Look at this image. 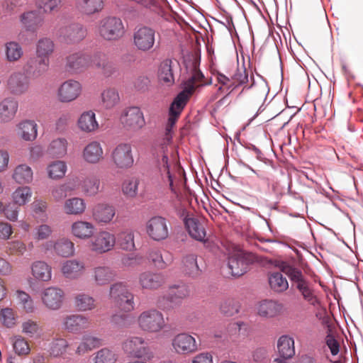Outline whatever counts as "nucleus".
Here are the masks:
<instances>
[{
	"instance_id": "nucleus-1",
	"label": "nucleus",
	"mask_w": 363,
	"mask_h": 363,
	"mask_svg": "<svg viewBox=\"0 0 363 363\" xmlns=\"http://www.w3.org/2000/svg\"><path fill=\"white\" fill-rule=\"evenodd\" d=\"M99 33L106 40H117L123 36L125 28L120 18L108 16L101 20Z\"/></svg>"
},
{
	"instance_id": "nucleus-2",
	"label": "nucleus",
	"mask_w": 363,
	"mask_h": 363,
	"mask_svg": "<svg viewBox=\"0 0 363 363\" xmlns=\"http://www.w3.org/2000/svg\"><path fill=\"white\" fill-rule=\"evenodd\" d=\"M109 296L122 311L129 312L134 309V296L129 291L125 284L117 282L112 284L110 287Z\"/></svg>"
},
{
	"instance_id": "nucleus-3",
	"label": "nucleus",
	"mask_w": 363,
	"mask_h": 363,
	"mask_svg": "<svg viewBox=\"0 0 363 363\" xmlns=\"http://www.w3.org/2000/svg\"><path fill=\"white\" fill-rule=\"evenodd\" d=\"M257 262V257L252 252H239L228 258V266L233 277H240L245 274L249 267Z\"/></svg>"
},
{
	"instance_id": "nucleus-4",
	"label": "nucleus",
	"mask_w": 363,
	"mask_h": 363,
	"mask_svg": "<svg viewBox=\"0 0 363 363\" xmlns=\"http://www.w3.org/2000/svg\"><path fill=\"white\" fill-rule=\"evenodd\" d=\"M55 35L60 40L65 43L75 44L86 38L87 30L82 24L73 23L57 28Z\"/></svg>"
},
{
	"instance_id": "nucleus-5",
	"label": "nucleus",
	"mask_w": 363,
	"mask_h": 363,
	"mask_svg": "<svg viewBox=\"0 0 363 363\" xmlns=\"http://www.w3.org/2000/svg\"><path fill=\"white\" fill-rule=\"evenodd\" d=\"M123 127L131 131L140 130L145 125V120L141 109L138 106L125 108L120 116Z\"/></svg>"
},
{
	"instance_id": "nucleus-6",
	"label": "nucleus",
	"mask_w": 363,
	"mask_h": 363,
	"mask_svg": "<svg viewBox=\"0 0 363 363\" xmlns=\"http://www.w3.org/2000/svg\"><path fill=\"white\" fill-rule=\"evenodd\" d=\"M138 324L143 330L150 333L158 332L165 325L162 313L156 309L143 311L138 317Z\"/></svg>"
},
{
	"instance_id": "nucleus-7",
	"label": "nucleus",
	"mask_w": 363,
	"mask_h": 363,
	"mask_svg": "<svg viewBox=\"0 0 363 363\" xmlns=\"http://www.w3.org/2000/svg\"><path fill=\"white\" fill-rule=\"evenodd\" d=\"M123 349L126 354L135 358L150 360L154 357L150 347L140 337H132L127 339L123 344Z\"/></svg>"
},
{
	"instance_id": "nucleus-8",
	"label": "nucleus",
	"mask_w": 363,
	"mask_h": 363,
	"mask_svg": "<svg viewBox=\"0 0 363 363\" xmlns=\"http://www.w3.org/2000/svg\"><path fill=\"white\" fill-rule=\"evenodd\" d=\"M156 31L154 28L143 26L133 33V44L140 51L147 52L154 48Z\"/></svg>"
},
{
	"instance_id": "nucleus-9",
	"label": "nucleus",
	"mask_w": 363,
	"mask_h": 363,
	"mask_svg": "<svg viewBox=\"0 0 363 363\" xmlns=\"http://www.w3.org/2000/svg\"><path fill=\"white\" fill-rule=\"evenodd\" d=\"M111 157L114 165L118 169H128L134 163L132 147L128 143L118 144L112 150Z\"/></svg>"
},
{
	"instance_id": "nucleus-10",
	"label": "nucleus",
	"mask_w": 363,
	"mask_h": 363,
	"mask_svg": "<svg viewBox=\"0 0 363 363\" xmlns=\"http://www.w3.org/2000/svg\"><path fill=\"white\" fill-rule=\"evenodd\" d=\"M147 233L154 240L160 241L166 239L169 231L167 220L162 216H155L147 223Z\"/></svg>"
},
{
	"instance_id": "nucleus-11",
	"label": "nucleus",
	"mask_w": 363,
	"mask_h": 363,
	"mask_svg": "<svg viewBox=\"0 0 363 363\" xmlns=\"http://www.w3.org/2000/svg\"><path fill=\"white\" fill-rule=\"evenodd\" d=\"M116 243L115 235L107 231H101L91 241V249L98 254L107 252L113 249Z\"/></svg>"
},
{
	"instance_id": "nucleus-12",
	"label": "nucleus",
	"mask_w": 363,
	"mask_h": 363,
	"mask_svg": "<svg viewBox=\"0 0 363 363\" xmlns=\"http://www.w3.org/2000/svg\"><path fill=\"white\" fill-rule=\"evenodd\" d=\"M93 59L89 55L78 52L68 55L66 58V69L71 73H78L87 68Z\"/></svg>"
},
{
	"instance_id": "nucleus-13",
	"label": "nucleus",
	"mask_w": 363,
	"mask_h": 363,
	"mask_svg": "<svg viewBox=\"0 0 363 363\" xmlns=\"http://www.w3.org/2000/svg\"><path fill=\"white\" fill-rule=\"evenodd\" d=\"M19 21L23 28L30 33H35L43 26L44 17L37 10H30L22 13Z\"/></svg>"
},
{
	"instance_id": "nucleus-14",
	"label": "nucleus",
	"mask_w": 363,
	"mask_h": 363,
	"mask_svg": "<svg viewBox=\"0 0 363 363\" xmlns=\"http://www.w3.org/2000/svg\"><path fill=\"white\" fill-rule=\"evenodd\" d=\"M204 79V74L199 68L198 63L194 62L189 78L182 83L183 90H188L189 93L192 95L196 89L208 85L211 83V82H205Z\"/></svg>"
},
{
	"instance_id": "nucleus-15",
	"label": "nucleus",
	"mask_w": 363,
	"mask_h": 363,
	"mask_svg": "<svg viewBox=\"0 0 363 363\" xmlns=\"http://www.w3.org/2000/svg\"><path fill=\"white\" fill-rule=\"evenodd\" d=\"M64 292L61 289L57 287H48L45 289L42 294L43 303L51 310L59 309L63 302Z\"/></svg>"
},
{
	"instance_id": "nucleus-16",
	"label": "nucleus",
	"mask_w": 363,
	"mask_h": 363,
	"mask_svg": "<svg viewBox=\"0 0 363 363\" xmlns=\"http://www.w3.org/2000/svg\"><path fill=\"white\" fill-rule=\"evenodd\" d=\"M172 345L176 352L180 354L191 353L197 349L194 337L186 333H180L175 336Z\"/></svg>"
},
{
	"instance_id": "nucleus-17",
	"label": "nucleus",
	"mask_w": 363,
	"mask_h": 363,
	"mask_svg": "<svg viewBox=\"0 0 363 363\" xmlns=\"http://www.w3.org/2000/svg\"><path fill=\"white\" fill-rule=\"evenodd\" d=\"M82 90L81 84L74 80L65 82L58 89V97L62 102H69L79 95Z\"/></svg>"
},
{
	"instance_id": "nucleus-18",
	"label": "nucleus",
	"mask_w": 363,
	"mask_h": 363,
	"mask_svg": "<svg viewBox=\"0 0 363 363\" xmlns=\"http://www.w3.org/2000/svg\"><path fill=\"white\" fill-rule=\"evenodd\" d=\"M184 223L185 228L192 238L200 242L206 241V229L197 218L186 216L184 218Z\"/></svg>"
},
{
	"instance_id": "nucleus-19",
	"label": "nucleus",
	"mask_w": 363,
	"mask_h": 363,
	"mask_svg": "<svg viewBox=\"0 0 363 363\" xmlns=\"http://www.w3.org/2000/svg\"><path fill=\"white\" fill-rule=\"evenodd\" d=\"M164 282V275L159 272H145L141 273L139 277V283L145 289H157Z\"/></svg>"
},
{
	"instance_id": "nucleus-20",
	"label": "nucleus",
	"mask_w": 363,
	"mask_h": 363,
	"mask_svg": "<svg viewBox=\"0 0 363 363\" xmlns=\"http://www.w3.org/2000/svg\"><path fill=\"white\" fill-rule=\"evenodd\" d=\"M157 167L162 182L164 184H168L171 191L174 193L173 174L170 172L169 157L167 154L164 153L161 158L157 159Z\"/></svg>"
},
{
	"instance_id": "nucleus-21",
	"label": "nucleus",
	"mask_w": 363,
	"mask_h": 363,
	"mask_svg": "<svg viewBox=\"0 0 363 363\" xmlns=\"http://www.w3.org/2000/svg\"><path fill=\"white\" fill-rule=\"evenodd\" d=\"M29 85L28 77L23 73L12 74L8 80V86L14 94H21L27 91Z\"/></svg>"
},
{
	"instance_id": "nucleus-22",
	"label": "nucleus",
	"mask_w": 363,
	"mask_h": 363,
	"mask_svg": "<svg viewBox=\"0 0 363 363\" xmlns=\"http://www.w3.org/2000/svg\"><path fill=\"white\" fill-rule=\"evenodd\" d=\"M77 9L86 16H91L99 13L104 6V0H76Z\"/></svg>"
},
{
	"instance_id": "nucleus-23",
	"label": "nucleus",
	"mask_w": 363,
	"mask_h": 363,
	"mask_svg": "<svg viewBox=\"0 0 363 363\" xmlns=\"http://www.w3.org/2000/svg\"><path fill=\"white\" fill-rule=\"evenodd\" d=\"M115 214V208L108 204L99 203L93 208V218L99 223H109Z\"/></svg>"
},
{
	"instance_id": "nucleus-24",
	"label": "nucleus",
	"mask_w": 363,
	"mask_h": 363,
	"mask_svg": "<svg viewBox=\"0 0 363 363\" xmlns=\"http://www.w3.org/2000/svg\"><path fill=\"white\" fill-rule=\"evenodd\" d=\"M71 230L76 238L86 240L94 235L95 227L91 223L78 220L72 223Z\"/></svg>"
},
{
	"instance_id": "nucleus-25",
	"label": "nucleus",
	"mask_w": 363,
	"mask_h": 363,
	"mask_svg": "<svg viewBox=\"0 0 363 363\" xmlns=\"http://www.w3.org/2000/svg\"><path fill=\"white\" fill-rule=\"evenodd\" d=\"M18 102L12 98L4 99L0 103V122L10 121L16 113Z\"/></svg>"
},
{
	"instance_id": "nucleus-26",
	"label": "nucleus",
	"mask_w": 363,
	"mask_h": 363,
	"mask_svg": "<svg viewBox=\"0 0 363 363\" xmlns=\"http://www.w3.org/2000/svg\"><path fill=\"white\" fill-rule=\"evenodd\" d=\"M65 329L72 333H77L88 328V319L80 315H72L66 317L63 321Z\"/></svg>"
},
{
	"instance_id": "nucleus-27",
	"label": "nucleus",
	"mask_w": 363,
	"mask_h": 363,
	"mask_svg": "<svg viewBox=\"0 0 363 363\" xmlns=\"http://www.w3.org/2000/svg\"><path fill=\"white\" fill-rule=\"evenodd\" d=\"M295 286L301 294L303 298L310 305L316 306L320 303L317 296L315 294L312 284L307 279L295 284Z\"/></svg>"
},
{
	"instance_id": "nucleus-28",
	"label": "nucleus",
	"mask_w": 363,
	"mask_h": 363,
	"mask_svg": "<svg viewBox=\"0 0 363 363\" xmlns=\"http://www.w3.org/2000/svg\"><path fill=\"white\" fill-rule=\"evenodd\" d=\"M103 157V149L99 142L89 143L83 150V158L89 163L96 164Z\"/></svg>"
},
{
	"instance_id": "nucleus-29",
	"label": "nucleus",
	"mask_w": 363,
	"mask_h": 363,
	"mask_svg": "<svg viewBox=\"0 0 363 363\" xmlns=\"http://www.w3.org/2000/svg\"><path fill=\"white\" fill-rule=\"evenodd\" d=\"M277 348L281 359H290L295 354L294 340L289 335H282L279 337Z\"/></svg>"
},
{
	"instance_id": "nucleus-30",
	"label": "nucleus",
	"mask_w": 363,
	"mask_h": 363,
	"mask_svg": "<svg viewBox=\"0 0 363 363\" xmlns=\"http://www.w3.org/2000/svg\"><path fill=\"white\" fill-rule=\"evenodd\" d=\"M79 128L85 133L94 132L99 128L96 115L92 111L84 112L77 121Z\"/></svg>"
},
{
	"instance_id": "nucleus-31",
	"label": "nucleus",
	"mask_w": 363,
	"mask_h": 363,
	"mask_svg": "<svg viewBox=\"0 0 363 363\" xmlns=\"http://www.w3.org/2000/svg\"><path fill=\"white\" fill-rule=\"evenodd\" d=\"M264 183L267 185L269 191L265 193L266 200L273 199L275 200L274 203H279L280 199L284 194V187L278 180L269 179V178L263 177Z\"/></svg>"
},
{
	"instance_id": "nucleus-32",
	"label": "nucleus",
	"mask_w": 363,
	"mask_h": 363,
	"mask_svg": "<svg viewBox=\"0 0 363 363\" xmlns=\"http://www.w3.org/2000/svg\"><path fill=\"white\" fill-rule=\"evenodd\" d=\"M282 308V304L275 301L264 300L258 306V313L263 317L273 318L281 313Z\"/></svg>"
},
{
	"instance_id": "nucleus-33",
	"label": "nucleus",
	"mask_w": 363,
	"mask_h": 363,
	"mask_svg": "<svg viewBox=\"0 0 363 363\" xmlns=\"http://www.w3.org/2000/svg\"><path fill=\"white\" fill-rule=\"evenodd\" d=\"M270 289L275 293L281 294L289 288V282L281 272H275L268 274Z\"/></svg>"
},
{
	"instance_id": "nucleus-34",
	"label": "nucleus",
	"mask_w": 363,
	"mask_h": 363,
	"mask_svg": "<svg viewBox=\"0 0 363 363\" xmlns=\"http://www.w3.org/2000/svg\"><path fill=\"white\" fill-rule=\"evenodd\" d=\"M173 62L170 59L164 60L159 67L158 79L160 82L171 86L174 83L172 69Z\"/></svg>"
},
{
	"instance_id": "nucleus-35",
	"label": "nucleus",
	"mask_w": 363,
	"mask_h": 363,
	"mask_svg": "<svg viewBox=\"0 0 363 363\" xmlns=\"http://www.w3.org/2000/svg\"><path fill=\"white\" fill-rule=\"evenodd\" d=\"M279 268L281 272L284 273L294 284L301 282V281L306 279L301 269L297 267L294 264L288 262H282Z\"/></svg>"
},
{
	"instance_id": "nucleus-36",
	"label": "nucleus",
	"mask_w": 363,
	"mask_h": 363,
	"mask_svg": "<svg viewBox=\"0 0 363 363\" xmlns=\"http://www.w3.org/2000/svg\"><path fill=\"white\" fill-rule=\"evenodd\" d=\"M84 269V263L76 259L67 260L62 267V273L69 279L77 278L82 274Z\"/></svg>"
},
{
	"instance_id": "nucleus-37",
	"label": "nucleus",
	"mask_w": 363,
	"mask_h": 363,
	"mask_svg": "<svg viewBox=\"0 0 363 363\" xmlns=\"http://www.w3.org/2000/svg\"><path fill=\"white\" fill-rule=\"evenodd\" d=\"M93 64L96 67L101 69L102 74L106 77H111L118 72L116 65L113 62L109 61L105 56L101 57L100 55H94Z\"/></svg>"
},
{
	"instance_id": "nucleus-38",
	"label": "nucleus",
	"mask_w": 363,
	"mask_h": 363,
	"mask_svg": "<svg viewBox=\"0 0 363 363\" xmlns=\"http://www.w3.org/2000/svg\"><path fill=\"white\" fill-rule=\"evenodd\" d=\"M32 274L38 280L48 281L51 279L52 270L51 267L45 262L37 261L33 263Z\"/></svg>"
},
{
	"instance_id": "nucleus-39",
	"label": "nucleus",
	"mask_w": 363,
	"mask_h": 363,
	"mask_svg": "<svg viewBox=\"0 0 363 363\" xmlns=\"http://www.w3.org/2000/svg\"><path fill=\"white\" fill-rule=\"evenodd\" d=\"M49 64V59L36 55L28 62V72L34 76H39L48 70Z\"/></svg>"
},
{
	"instance_id": "nucleus-40",
	"label": "nucleus",
	"mask_w": 363,
	"mask_h": 363,
	"mask_svg": "<svg viewBox=\"0 0 363 363\" xmlns=\"http://www.w3.org/2000/svg\"><path fill=\"white\" fill-rule=\"evenodd\" d=\"M184 272L191 277H197L201 274L197 263V257L191 254L185 256L182 259Z\"/></svg>"
},
{
	"instance_id": "nucleus-41",
	"label": "nucleus",
	"mask_w": 363,
	"mask_h": 363,
	"mask_svg": "<svg viewBox=\"0 0 363 363\" xmlns=\"http://www.w3.org/2000/svg\"><path fill=\"white\" fill-rule=\"evenodd\" d=\"M94 279L98 285H105L113 280L116 274L108 267H96L93 269Z\"/></svg>"
},
{
	"instance_id": "nucleus-42",
	"label": "nucleus",
	"mask_w": 363,
	"mask_h": 363,
	"mask_svg": "<svg viewBox=\"0 0 363 363\" xmlns=\"http://www.w3.org/2000/svg\"><path fill=\"white\" fill-rule=\"evenodd\" d=\"M55 49L54 42L48 37L40 38L36 43L35 53L39 57L49 59Z\"/></svg>"
},
{
	"instance_id": "nucleus-43",
	"label": "nucleus",
	"mask_w": 363,
	"mask_h": 363,
	"mask_svg": "<svg viewBox=\"0 0 363 363\" xmlns=\"http://www.w3.org/2000/svg\"><path fill=\"white\" fill-rule=\"evenodd\" d=\"M21 138L26 141H32L37 137V124L33 121L26 120L18 124Z\"/></svg>"
},
{
	"instance_id": "nucleus-44",
	"label": "nucleus",
	"mask_w": 363,
	"mask_h": 363,
	"mask_svg": "<svg viewBox=\"0 0 363 363\" xmlns=\"http://www.w3.org/2000/svg\"><path fill=\"white\" fill-rule=\"evenodd\" d=\"M191 94L188 90L181 91L174 99L169 107V112H173L175 115H180L186 104L188 103Z\"/></svg>"
},
{
	"instance_id": "nucleus-45",
	"label": "nucleus",
	"mask_w": 363,
	"mask_h": 363,
	"mask_svg": "<svg viewBox=\"0 0 363 363\" xmlns=\"http://www.w3.org/2000/svg\"><path fill=\"white\" fill-rule=\"evenodd\" d=\"M86 203L84 199L74 197L67 199L64 205V210L69 215H80L84 212Z\"/></svg>"
},
{
	"instance_id": "nucleus-46",
	"label": "nucleus",
	"mask_w": 363,
	"mask_h": 363,
	"mask_svg": "<svg viewBox=\"0 0 363 363\" xmlns=\"http://www.w3.org/2000/svg\"><path fill=\"white\" fill-rule=\"evenodd\" d=\"M148 259L158 268H165L172 262V255L166 252L162 254L159 250H153L149 252Z\"/></svg>"
},
{
	"instance_id": "nucleus-47",
	"label": "nucleus",
	"mask_w": 363,
	"mask_h": 363,
	"mask_svg": "<svg viewBox=\"0 0 363 363\" xmlns=\"http://www.w3.org/2000/svg\"><path fill=\"white\" fill-rule=\"evenodd\" d=\"M55 252L62 257H68L74 255V243L67 238H61L55 242Z\"/></svg>"
},
{
	"instance_id": "nucleus-48",
	"label": "nucleus",
	"mask_w": 363,
	"mask_h": 363,
	"mask_svg": "<svg viewBox=\"0 0 363 363\" xmlns=\"http://www.w3.org/2000/svg\"><path fill=\"white\" fill-rule=\"evenodd\" d=\"M119 101V94L113 88L106 89L101 93V104L106 109H111L118 104Z\"/></svg>"
},
{
	"instance_id": "nucleus-49",
	"label": "nucleus",
	"mask_w": 363,
	"mask_h": 363,
	"mask_svg": "<svg viewBox=\"0 0 363 363\" xmlns=\"http://www.w3.org/2000/svg\"><path fill=\"white\" fill-rule=\"evenodd\" d=\"M13 178L19 184L28 183L33 179V171L28 165L20 164L16 167Z\"/></svg>"
},
{
	"instance_id": "nucleus-50",
	"label": "nucleus",
	"mask_w": 363,
	"mask_h": 363,
	"mask_svg": "<svg viewBox=\"0 0 363 363\" xmlns=\"http://www.w3.org/2000/svg\"><path fill=\"white\" fill-rule=\"evenodd\" d=\"M67 147V140L65 138H57L50 143L48 152L52 157H62L66 155Z\"/></svg>"
},
{
	"instance_id": "nucleus-51",
	"label": "nucleus",
	"mask_w": 363,
	"mask_h": 363,
	"mask_svg": "<svg viewBox=\"0 0 363 363\" xmlns=\"http://www.w3.org/2000/svg\"><path fill=\"white\" fill-rule=\"evenodd\" d=\"M100 345L101 339L91 335H85L83 336L82 342L77 349V352L84 354L99 347Z\"/></svg>"
},
{
	"instance_id": "nucleus-52",
	"label": "nucleus",
	"mask_w": 363,
	"mask_h": 363,
	"mask_svg": "<svg viewBox=\"0 0 363 363\" xmlns=\"http://www.w3.org/2000/svg\"><path fill=\"white\" fill-rule=\"evenodd\" d=\"M5 48L6 59L9 62L17 61L23 55V49L17 42L10 41L6 43Z\"/></svg>"
},
{
	"instance_id": "nucleus-53",
	"label": "nucleus",
	"mask_w": 363,
	"mask_h": 363,
	"mask_svg": "<svg viewBox=\"0 0 363 363\" xmlns=\"http://www.w3.org/2000/svg\"><path fill=\"white\" fill-rule=\"evenodd\" d=\"M248 82V73L245 67L237 69L235 73L232 76V82L229 84L231 90L228 91L229 95L234 89Z\"/></svg>"
},
{
	"instance_id": "nucleus-54",
	"label": "nucleus",
	"mask_w": 363,
	"mask_h": 363,
	"mask_svg": "<svg viewBox=\"0 0 363 363\" xmlns=\"http://www.w3.org/2000/svg\"><path fill=\"white\" fill-rule=\"evenodd\" d=\"M100 180L96 177H88L82 184L83 192L87 196L96 195L99 191Z\"/></svg>"
},
{
	"instance_id": "nucleus-55",
	"label": "nucleus",
	"mask_w": 363,
	"mask_h": 363,
	"mask_svg": "<svg viewBox=\"0 0 363 363\" xmlns=\"http://www.w3.org/2000/svg\"><path fill=\"white\" fill-rule=\"evenodd\" d=\"M62 4V0H35V5L44 13H51L58 11Z\"/></svg>"
},
{
	"instance_id": "nucleus-56",
	"label": "nucleus",
	"mask_w": 363,
	"mask_h": 363,
	"mask_svg": "<svg viewBox=\"0 0 363 363\" xmlns=\"http://www.w3.org/2000/svg\"><path fill=\"white\" fill-rule=\"evenodd\" d=\"M31 196V191L28 186L18 187L12 195L13 203L16 206L26 204Z\"/></svg>"
},
{
	"instance_id": "nucleus-57",
	"label": "nucleus",
	"mask_w": 363,
	"mask_h": 363,
	"mask_svg": "<svg viewBox=\"0 0 363 363\" xmlns=\"http://www.w3.org/2000/svg\"><path fill=\"white\" fill-rule=\"evenodd\" d=\"M120 247L124 250L130 251L135 248L134 235L132 231L121 232L118 237Z\"/></svg>"
},
{
	"instance_id": "nucleus-58",
	"label": "nucleus",
	"mask_w": 363,
	"mask_h": 363,
	"mask_svg": "<svg viewBox=\"0 0 363 363\" xmlns=\"http://www.w3.org/2000/svg\"><path fill=\"white\" fill-rule=\"evenodd\" d=\"M67 171L66 163L63 161H55L48 167L49 177L52 179H60L65 176Z\"/></svg>"
},
{
	"instance_id": "nucleus-59",
	"label": "nucleus",
	"mask_w": 363,
	"mask_h": 363,
	"mask_svg": "<svg viewBox=\"0 0 363 363\" xmlns=\"http://www.w3.org/2000/svg\"><path fill=\"white\" fill-rule=\"evenodd\" d=\"M75 304L80 311L91 310L94 307V299L89 295L79 294L76 297Z\"/></svg>"
},
{
	"instance_id": "nucleus-60",
	"label": "nucleus",
	"mask_w": 363,
	"mask_h": 363,
	"mask_svg": "<svg viewBox=\"0 0 363 363\" xmlns=\"http://www.w3.org/2000/svg\"><path fill=\"white\" fill-rule=\"evenodd\" d=\"M94 360V363H115L116 358L111 350L103 348L96 352Z\"/></svg>"
},
{
	"instance_id": "nucleus-61",
	"label": "nucleus",
	"mask_w": 363,
	"mask_h": 363,
	"mask_svg": "<svg viewBox=\"0 0 363 363\" xmlns=\"http://www.w3.org/2000/svg\"><path fill=\"white\" fill-rule=\"evenodd\" d=\"M67 347L68 343L65 339H55L51 343L50 354L54 357H59L66 352Z\"/></svg>"
},
{
	"instance_id": "nucleus-62",
	"label": "nucleus",
	"mask_w": 363,
	"mask_h": 363,
	"mask_svg": "<svg viewBox=\"0 0 363 363\" xmlns=\"http://www.w3.org/2000/svg\"><path fill=\"white\" fill-rule=\"evenodd\" d=\"M138 185L139 181L137 179L125 180L123 184L122 191L126 196L134 198L138 194Z\"/></svg>"
},
{
	"instance_id": "nucleus-63",
	"label": "nucleus",
	"mask_w": 363,
	"mask_h": 363,
	"mask_svg": "<svg viewBox=\"0 0 363 363\" xmlns=\"http://www.w3.org/2000/svg\"><path fill=\"white\" fill-rule=\"evenodd\" d=\"M40 328L37 322L31 320L25 321L22 324V332L30 337L38 336L40 333Z\"/></svg>"
},
{
	"instance_id": "nucleus-64",
	"label": "nucleus",
	"mask_w": 363,
	"mask_h": 363,
	"mask_svg": "<svg viewBox=\"0 0 363 363\" xmlns=\"http://www.w3.org/2000/svg\"><path fill=\"white\" fill-rule=\"evenodd\" d=\"M169 294L174 298L177 305L179 304L182 299L189 295V291L185 285L174 286L170 287Z\"/></svg>"
}]
</instances>
